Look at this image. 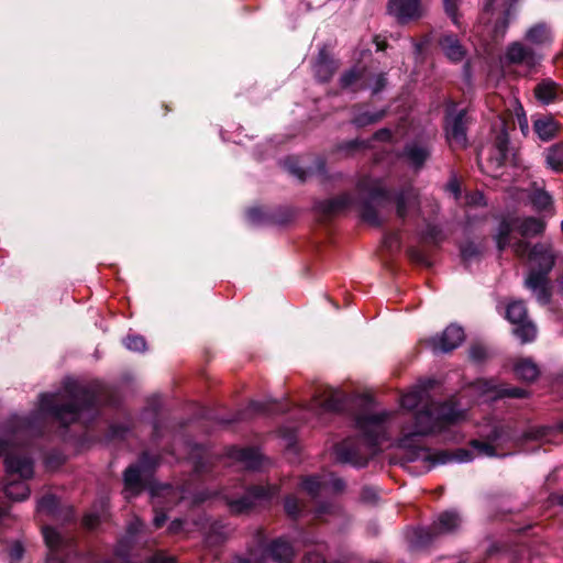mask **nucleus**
Masks as SVG:
<instances>
[{
  "instance_id": "obj_33",
  "label": "nucleus",
  "mask_w": 563,
  "mask_h": 563,
  "mask_svg": "<svg viewBox=\"0 0 563 563\" xmlns=\"http://www.w3.org/2000/svg\"><path fill=\"white\" fill-rule=\"evenodd\" d=\"M126 349L134 352H143L146 349V342L144 338L140 335L128 336L124 341Z\"/></svg>"
},
{
  "instance_id": "obj_30",
  "label": "nucleus",
  "mask_w": 563,
  "mask_h": 563,
  "mask_svg": "<svg viewBox=\"0 0 563 563\" xmlns=\"http://www.w3.org/2000/svg\"><path fill=\"white\" fill-rule=\"evenodd\" d=\"M417 205V194L415 190L409 189L402 192L397 199V213L399 217H405L407 208H413Z\"/></svg>"
},
{
  "instance_id": "obj_19",
  "label": "nucleus",
  "mask_w": 563,
  "mask_h": 563,
  "mask_svg": "<svg viewBox=\"0 0 563 563\" xmlns=\"http://www.w3.org/2000/svg\"><path fill=\"white\" fill-rule=\"evenodd\" d=\"M533 130L540 140L548 142L556 136L560 124L552 117H542L533 122Z\"/></svg>"
},
{
  "instance_id": "obj_18",
  "label": "nucleus",
  "mask_w": 563,
  "mask_h": 563,
  "mask_svg": "<svg viewBox=\"0 0 563 563\" xmlns=\"http://www.w3.org/2000/svg\"><path fill=\"white\" fill-rule=\"evenodd\" d=\"M230 455L245 468L256 470L262 465V455L253 449H233Z\"/></svg>"
},
{
  "instance_id": "obj_17",
  "label": "nucleus",
  "mask_w": 563,
  "mask_h": 563,
  "mask_svg": "<svg viewBox=\"0 0 563 563\" xmlns=\"http://www.w3.org/2000/svg\"><path fill=\"white\" fill-rule=\"evenodd\" d=\"M562 93L563 91L560 86L550 79L541 81L534 88L536 98L544 104L555 101Z\"/></svg>"
},
{
  "instance_id": "obj_15",
  "label": "nucleus",
  "mask_w": 563,
  "mask_h": 563,
  "mask_svg": "<svg viewBox=\"0 0 563 563\" xmlns=\"http://www.w3.org/2000/svg\"><path fill=\"white\" fill-rule=\"evenodd\" d=\"M525 41L529 46L536 48L548 47L553 42V33L549 24L544 22H538L529 26L525 32Z\"/></svg>"
},
{
  "instance_id": "obj_39",
  "label": "nucleus",
  "mask_w": 563,
  "mask_h": 563,
  "mask_svg": "<svg viewBox=\"0 0 563 563\" xmlns=\"http://www.w3.org/2000/svg\"><path fill=\"white\" fill-rule=\"evenodd\" d=\"M362 218L367 221L368 223L371 224H378L379 223V218H378V214L376 213V211L369 207V206H365L363 208V211H362Z\"/></svg>"
},
{
  "instance_id": "obj_12",
  "label": "nucleus",
  "mask_w": 563,
  "mask_h": 563,
  "mask_svg": "<svg viewBox=\"0 0 563 563\" xmlns=\"http://www.w3.org/2000/svg\"><path fill=\"white\" fill-rule=\"evenodd\" d=\"M471 391L485 400H495L503 397L523 398L527 391L522 388H501L493 380L478 379L471 386Z\"/></svg>"
},
{
  "instance_id": "obj_36",
  "label": "nucleus",
  "mask_w": 563,
  "mask_h": 563,
  "mask_svg": "<svg viewBox=\"0 0 563 563\" xmlns=\"http://www.w3.org/2000/svg\"><path fill=\"white\" fill-rule=\"evenodd\" d=\"M57 506V500L53 495L44 496L38 503V509L41 511L52 512Z\"/></svg>"
},
{
  "instance_id": "obj_38",
  "label": "nucleus",
  "mask_w": 563,
  "mask_h": 563,
  "mask_svg": "<svg viewBox=\"0 0 563 563\" xmlns=\"http://www.w3.org/2000/svg\"><path fill=\"white\" fill-rule=\"evenodd\" d=\"M464 201L468 206H484L486 203L483 194L479 191L465 195Z\"/></svg>"
},
{
  "instance_id": "obj_25",
  "label": "nucleus",
  "mask_w": 563,
  "mask_h": 563,
  "mask_svg": "<svg viewBox=\"0 0 563 563\" xmlns=\"http://www.w3.org/2000/svg\"><path fill=\"white\" fill-rule=\"evenodd\" d=\"M514 371L517 377L527 382L534 380L539 376V368L530 358L519 360Z\"/></svg>"
},
{
  "instance_id": "obj_31",
  "label": "nucleus",
  "mask_w": 563,
  "mask_h": 563,
  "mask_svg": "<svg viewBox=\"0 0 563 563\" xmlns=\"http://www.w3.org/2000/svg\"><path fill=\"white\" fill-rule=\"evenodd\" d=\"M531 201L533 206L539 210H547L552 206V197L544 190H537L532 195Z\"/></svg>"
},
{
  "instance_id": "obj_4",
  "label": "nucleus",
  "mask_w": 563,
  "mask_h": 563,
  "mask_svg": "<svg viewBox=\"0 0 563 563\" xmlns=\"http://www.w3.org/2000/svg\"><path fill=\"white\" fill-rule=\"evenodd\" d=\"M95 397L76 382L66 386L65 395H43L40 400L42 412L54 415L64 424L74 422L79 417L80 405L90 406Z\"/></svg>"
},
{
  "instance_id": "obj_59",
  "label": "nucleus",
  "mask_w": 563,
  "mask_h": 563,
  "mask_svg": "<svg viewBox=\"0 0 563 563\" xmlns=\"http://www.w3.org/2000/svg\"><path fill=\"white\" fill-rule=\"evenodd\" d=\"M559 285H560V290L563 292V274H562V277L560 278Z\"/></svg>"
},
{
  "instance_id": "obj_44",
  "label": "nucleus",
  "mask_w": 563,
  "mask_h": 563,
  "mask_svg": "<svg viewBox=\"0 0 563 563\" xmlns=\"http://www.w3.org/2000/svg\"><path fill=\"white\" fill-rule=\"evenodd\" d=\"M305 563H325V560L321 553L312 551L306 554Z\"/></svg>"
},
{
  "instance_id": "obj_7",
  "label": "nucleus",
  "mask_w": 563,
  "mask_h": 563,
  "mask_svg": "<svg viewBox=\"0 0 563 563\" xmlns=\"http://www.w3.org/2000/svg\"><path fill=\"white\" fill-rule=\"evenodd\" d=\"M506 317L511 322L514 334L520 339L521 343H529L537 336L534 324L527 318V309L522 301H514L507 307Z\"/></svg>"
},
{
  "instance_id": "obj_27",
  "label": "nucleus",
  "mask_w": 563,
  "mask_h": 563,
  "mask_svg": "<svg viewBox=\"0 0 563 563\" xmlns=\"http://www.w3.org/2000/svg\"><path fill=\"white\" fill-rule=\"evenodd\" d=\"M547 165L556 173L563 172V144L558 143L548 148L545 155Z\"/></svg>"
},
{
  "instance_id": "obj_23",
  "label": "nucleus",
  "mask_w": 563,
  "mask_h": 563,
  "mask_svg": "<svg viewBox=\"0 0 563 563\" xmlns=\"http://www.w3.org/2000/svg\"><path fill=\"white\" fill-rule=\"evenodd\" d=\"M269 554L277 562L288 563L294 558V549L287 541L276 540L271 544Z\"/></svg>"
},
{
  "instance_id": "obj_50",
  "label": "nucleus",
  "mask_w": 563,
  "mask_h": 563,
  "mask_svg": "<svg viewBox=\"0 0 563 563\" xmlns=\"http://www.w3.org/2000/svg\"><path fill=\"white\" fill-rule=\"evenodd\" d=\"M355 78H356L355 74L353 71H350L342 77V79H341L342 85L344 87H349L355 81Z\"/></svg>"
},
{
  "instance_id": "obj_28",
  "label": "nucleus",
  "mask_w": 563,
  "mask_h": 563,
  "mask_svg": "<svg viewBox=\"0 0 563 563\" xmlns=\"http://www.w3.org/2000/svg\"><path fill=\"white\" fill-rule=\"evenodd\" d=\"M43 536L45 543L52 553L58 551L66 544L65 539L59 534V532L51 527L43 528Z\"/></svg>"
},
{
  "instance_id": "obj_43",
  "label": "nucleus",
  "mask_w": 563,
  "mask_h": 563,
  "mask_svg": "<svg viewBox=\"0 0 563 563\" xmlns=\"http://www.w3.org/2000/svg\"><path fill=\"white\" fill-rule=\"evenodd\" d=\"M446 13L452 18L454 23H457L456 19V0H443Z\"/></svg>"
},
{
  "instance_id": "obj_16",
  "label": "nucleus",
  "mask_w": 563,
  "mask_h": 563,
  "mask_svg": "<svg viewBox=\"0 0 563 563\" xmlns=\"http://www.w3.org/2000/svg\"><path fill=\"white\" fill-rule=\"evenodd\" d=\"M145 464V456H143L141 465H133L124 472V485L126 497L139 494L142 490V470Z\"/></svg>"
},
{
  "instance_id": "obj_53",
  "label": "nucleus",
  "mask_w": 563,
  "mask_h": 563,
  "mask_svg": "<svg viewBox=\"0 0 563 563\" xmlns=\"http://www.w3.org/2000/svg\"><path fill=\"white\" fill-rule=\"evenodd\" d=\"M474 253H475V251L473 250L472 246H466V247L462 249V256L464 258H470Z\"/></svg>"
},
{
  "instance_id": "obj_51",
  "label": "nucleus",
  "mask_w": 563,
  "mask_h": 563,
  "mask_svg": "<svg viewBox=\"0 0 563 563\" xmlns=\"http://www.w3.org/2000/svg\"><path fill=\"white\" fill-rule=\"evenodd\" d=\"M183 527V521L181 520H174L170 522L169 527H168V531L170 533H177Z\"/></svg>"
},
{
  "instance_id": "obj_45",
  "label": "nucleus",
  "mask_w": 563,
  "mask_h": 563,
  "mask_svg": "<svg viewBox=\"0 0 563 563\" xmlns=\"http://www.w3.org/2000/svg\"><path fill=\"white\" fill-rule=\"evenodd\" d=\"M470 355L474 361H481L486 356V350L483 346H472Z\"/></svg>"
},
{
  "instance_id": "obj_14",
  "label": "nucleus",
  "mask_w": 563,
  "mask_h": 563,
  "mask_svg": "<svg viewBox=\"0 0 563 563\" xmlns=\"http://www.w3.org/2000/svg\"><path fill=\"white\" fill-rule=\"evenodd\" d=\"M464 340V331L461 327H448L441 336H435L427 341L433 351L449 352L457 347Z\"/></svg>"
},
{
  "instance_id": "obj_21",
  "label": "nucleus",
  "mask_w": 563,
  "mask_h": 563,
  "mask_svg": "<svg viewBox=\"0 0 563 563\" xmlns=\"http://www.w3.org/2000/svg\"><path fill=\"white\" fill-rule=\"evenodd\" d=\"M441 48L445 56L453 62H460L465 56V49L456 37L446 35L440 41Z\"/></svg>"
},
{
  "instance_id": "obj_60",
  "label": "nucleus",
  "mask_w": 563,
  "mask_h": 563,
  "mask_svg": "<svg viewBox=\"0 0 563 563\" xmlns=\"http://www.w3.org/2000/svg\"><path fill=\"white\" fill-rule=\"evenodd\" d=\"M342 486V482L340 479H336L335 487L340 488Z\"/></svg>"
},
{
  "instance_id": "obj_42",
  "label": "nucleus",
  "mask_w": 563,
  "mask_h": 563,
  "mask_svg": "<svg viewBox=\"0 0 563 563\" xmlns=\"http://www.w3.org/2000/svg\"><path fill=\"white\" fill-rule=\"evenodd\" d=\"M446 190L455 198L459 199L461 196V184L456 178H452L448 185Z\"/></svg>"
},
{
  "instance_id": "obj_24",
  "label": "nucleus",
  "mask_w": 563,
  "mask_h": 563,
  "mask_svg": "<svg viewBox=\"0 0 563 563\" xmlns=\"http://www.w3.org/2000/svg\"><path fill=\"white\" fill-rule=\"evenodd\" d=\"M334 70V63L330 59L324 49L320 51L314 64V73L317 77L320 80L327 81L332 77Z\"/></svg>"
},
{
  "instance_id": "obj_13",
  "label": "nucleus",
  "mask_w": 563,
  "mask_h": 563,
  "mask_svg": "<svg viewBox=\"0 0 563 563\" xmlns=\"http://www.w3.org/2000/svg\"><path fill=\"white\" fill-rule=\"evenodd\" d=\"M388 12L399 22H408L418 19L423 13L420 0H389Z\"/></svg>"
},
{
  "instance_id": "obj_47",
  "label": "nucleus",
  "mask_w": 563,
  "mask_h": 563,
  "mask_svg": "<svg viewBox=\"0 0 563 563\" xmlns=\"http://www.w3.org/2000/svg\"><path fill=\"white\" fill-rule=\"evenodd\" d=\"M380 117H382L380 114H375V115H371V117L362 114V115H360V117H357L355 119V122L358 125H365V124H368V123L376 122L377 120L380 119Z\"/></svg>"
},
{
  "instance_id": "obj_49",
  "label": "nucleus",
  "mask_w": 563,
  "mask_h": 563,
  "mask_svg": "<svg viewBox=\"0 0 563 563\" xmlns=\"http://www.w3.org/2000/svg\"><path fill=\"white\" fill-rule=\"evenodd\" d=\"M142 527H143V523L139 519H135V521H133L129 526L128 532L132 537V536L136 534Z\"/></svg>"
},
{
  "instance_id": "obj_6",
  "label": "nucleus",
  "mask_w": 563,
  "mask_h": 563,
  "mask_svg": "<svg viewBox=\"0 0 563 563\" xmlns=\"http://www.w3.org/2000/svg\"><path fill=\"white\" fill-rule=\"evenodd\" d=\"M544 229L545 223L541 219L532 217L503 220L495 236L497 247L503 251L509 245V236L514 230H517L522 236L529 238L541 234Z\"/></svg>"
},
{
  "instance_id": "obj_8",
  "label": "nucleus",
  "mask_w": 563,
  "mask_h": 563,
  "mask_svg": "<svg viewBox=\"0 0 563 563\" xmlns=\"http://www.w3.org/2000/svg\"><path fill=\"white\" fill-rule=\"evenodd\" d=\"M495 0H486L484 3V14H490L488 20L494 19V34L503 37L514 18L519 0H501L497 7H493Z\"/></svg>"
},
{
  "instance_id": "obj_37",
  "label": "nucleus",
  "mask_w": 563,
  "mask_h": 563,
  "mask_svg": "<svg viewBox=\"0 0 563 563\" xmlns=\"http://www.w3.org/2000/svg\"><path fill=\"white\" fill-rule=\"evenodd\" d=\"M146 563H176V558L163 551L154 553Z\"/></svg>"
},
{
  "instance_id": "obj_29",
  "label": "nucleus",
  "mask_w": 563,
  "mask_h": 563,
  "mask_svg": "<svg viewBox=\"0 0 563 563\" xmlns=\"http://www.w3.org/2000/svg\"><path fill=\"white\" fill-rule=\"evenodd\" d=\"M406 155L408 159L416 166H421L429 156V150L419 144H412L407 147Z\"/></svg>"
},
{
  "instance_id": "obj_61",
  "label": "nucleus",
  "mask_w": 563,
  "mask_h": 563,
  "mask_svg": "<svg viewBox=\"0 0 563 563\" xmlns=\"http://www.w3.org/2000/svg\"><path fill=\"white\" fill-rule=\"evenodd\" d=\"M367 493H371V494L374 495V490L373 489H369V488L364 489V494H367Z\"/></svg>"
},
{
  "instance_id": "obj_26",
  "label": "nucleus",
  "mask_w": 563,
  "mask_h": 563,
  "mask_svg": "<svg viewBox=\"0 0 563 563\" xmlns=\"http://www.w3.org/2000/svg\"><path fill=\"white\" fill-rule=\"evenodd\" d=\"M460 518L455 512H443L434 522L433 528L440 533H446L455 530L460 526Z\"/></svg>"
},
{
  "instance_id": "obj_63",
  "label": "nucleus",
  "mask_w": 563,
  "mask_h": 563,
  "mask_svg": "<svg viewBox=\"0 0 563 563\" xmlns=\"http://www.w3.org/2000/svg\"><path fill=\"white\" fill-rule=\"evenodd\" d=\"M384 80H385V79H384L383 77H379V79H378L379 85H382V86H383V85H384Z\"/></svg>"
},
{
  "instance_id": "obj_9",
  "label": "nucleus",
  "mask_w": 563,
  "mask_h": 563,
  "mask_svg": "<svg viewBox=\"0 0 563 563\" xmlns=\"http://www.w3.org/2000/svg\"><path fill=\"white\" fill-rule=\"evenodd\" d=\"M278 488L276 486H256L250 488L246 494L241 498L227 497L228 506L231 512L242 514L252 509L257 504L268 500L275 494Z\"/></svg>"
},
{
  "instance_id": "obj_48",
  "label": "nucleus",
  "mask_w": 563,
  "mask_h": 563,
  "mask_svg": "<svg viewBox=\"0 0 563 563\" xmlns=\"http://www.w3.org/2000/svg\"><path fill=\"white\" fill-rule=\"evenodd\" d=\"M98 517L96 515H87L85 516L84 518V525L89 528V529H92L97 523H98Z\"/></svg>"
},
{
  "instance_id": "obj_52",
  "label": "nucleus",
  "mask_w": 563,
  "mask_h": 563,
  "mask_svg": "<svg viewBox=\"0 0 563 563\" xmlns=\"http://www.w3.org/2000/svg\"><path fill=\"white\" fill-rule=\"evenodd\" d=\"M369 195L373 199H376L377 197H380L385 195L384 189L380 187V185H375V187L369 191Z\"/></svg>"
},
{
  "instance_id": "obj_1",
  "label": "nucleus",
  "mask_w": 563,
  "mask_h": 563,
  "mask_svg": "<svg viewBox=\"0 0 563 563\" xmlns=\"http://www.w3.org/2000/svg\"><path fill=\"white\" fill-rule=\"evenodd\" d=\"M429 400L426 386H416L402 395V408L411 410L422 405V409L416 416L415 426L402 430V438L399 440L401 448H410L417 438L440 432L465 418V412L456 409L453 402L435 406L429 405Z\"/></svg>"
},
{
  "instance_id": "obj_64",
  "label": "nucleus",
  "mask_w": 563,
  "mask_h": 563,
  "mask_svg": "<svg viewBox=\"0 0 563 563\" xmlns=\"http://www.w3.org/2000/svg\"><path fill=\"white\" fill-rule=\"evenodd\" d=\"M561 229H562V232H563V220H562V223H561Z\"/></svg>"
},
{
  "instance_id": "obj_57",
  "label": "nucleus",
  "mask_w": 563,
  "mask_h": 563,
  "mask_svg": "<svg viewBox=\"0 0 563 563\" xmlns=\"http://www.w3.org/2000/svg\"><path fill=\"white\" fill-rule=\"evenodd\" d=\"M376 46H377V49L383 51L386 47V43L376 41Z\"/></svg>"
},
{
  "instance_id": "obj_20",
  "label": "nucleus",
  "mask_w": 563,
  "mask_h": 563,
  "mask_svg": "<svg viewBox=\"0 0 563 563\" xmlns=\"http://www.w3.org/2000/svg\"><path fill=\"white\" fill-rule=\"evenodd\" d=\"M153 505L155 508L154 526L161 528L165 521L166 516L163 512H158L157 508L161 505L159 497L174 498L177 496V492L169 485L162 486L159 488H152Z\"/></svg>"
},
{
  "instance_id": "obj_58",
  "label": "nucleus",
  "mask_w": 563,
  "mask_h": 563,
  "mask_svg": "<svg viewBox=\"0 0 563 563\" xmlns=\"http://www.w3.org/2000/svg\"><path fill=\"white\" fill-rule=\"evenodd\" d=\"M294 173L300 178V179H305V172L302 170H294Z\"/></svg>"
},
{
  "instance_id": "obj_5",
  "label": "nucleus",
  "mask_w": 563,
  "mask_h": 563,
  "mask_svg": "<svg viewBox=\"0 0 563 563\" xmlns=\"http://www.w3.org/2000/svg\"><path fill=\"white\" fill-rule=\"evenodd\" d=\"M8 483L4 486L5 495L13 500H23L29 496L26 484L20 479L33 475V464L29 456L20 450L9 451L5 457Z\"/></svg>"
},
{
  "instance_id": "obj_41",
  "label": "nucleus",
  "mask_w": 563,
  "mask_h": 563,
  "mask_svg": "<svg viewBox=\"0 0 563 563\" xmlns=\"http://www.w3.org/2000/svg\"><path fill=\"white\" fill-rule=\"evenodd\" d=\"M285 509L289 516H296L300 510L298 500L295 497H288L285 501Z\"/></svg>"
},
{
  "instance_id": "obj_56",
  "label": "nucleus",
  "mask_w": 563,
  "mask_h": 563,
  "mask_svg": "<svg viewBox=\"0 0 563 563\" xmlns=\"http://www.w3.org/2000/svg\"><path fill=\"white\" fill-rule=\"evenodd\" d=\"M8 446L9 444L4 440L0 439V454L7 452Z\"/></svg>"
},
{
  "instance_id": "obj_22",
  "label": "nucleus",
  "mask_w": 563,
  "mask_h": 563,
  "mask_svg": "<svg viewBox=\"0 0 563 563\" xmlns=\"http://www.w3.org/2000/svg\"><path fill=\"white\" fill-rule=\"evenodd\" d=\"M341 395L332 389H328L322 396L313 401V407L320 408L321 411H336L341 408Z\"/></svg>"
},
{
  "instance_id": "obj_2",
  "label": "nucleus",
  "mask_w": 563,
  "mask_h": 563,
  "mask_svg": "<svg viewBox=\"0 0 563 563\" xmlns=\"http://www.w3.org/2000/svg\"><path fill=\"white\" fill-rule=\"evenodd\" d=\"M514 252L519 257H528L533 267L526 278V286L532 290L541 303H548L551 297V286L548 278L555 255L550 243H539L530 247L529 243L518 241L512 245Z\"/></svg>"
},
{
  "instance_id": "obj_54",
  "label": "nucleus",
  "mask_w": 563,
  "mask_h": 563,
  "mask_svg": "<svg viewBox=\"0 0 563 563\" xmlns=\"http://www.w3.org/2000/svg\"><path fill=\"white\" fill-rule=\"evenodd\" d=\"M389 136H390V133L388 131H386V130L380 131V132L375 134V137L379 139V140L388 139Z\"/></svg>"
},
{
  "instance_id": "obj_40",
  "label": "nucleus",
  "mask_w": 563,
  "mask_h": 563,
  "mask_svg": "<svg viewBox=\"0 0 563 563\" xmlns=\"http://www.w3.org/2000/svg\"><path fill=\"white\" fill-rule=\"evenodd\" d=\"M426 460L431 463V466L437 464H444L450 461V456L446 452H438L435 454H429L426 456Z\"/></svg>"
},
{
  "instance_id": "obj_10",
  "label": "nucleus",
  "mask_w": 563,
  "mask_h": 563,
  "mask_svg": "<svg viewBox=\"0 0 563 563\" xmlns=\"http://www.w3.org/2000/svg\"><path fill=\"white\" fill-rule=\"evenodd\" d=\"M505 58L509 64L519 65L532 70L541 62L542 55L536 48L516 41L508 45Z\"/></svg>"
},
{
  "instance_id": "obj_35",
  "label": "nucleus",
  "mask_w": 563,
  "mask_h": 563,
  "mask_svg": "<svg viewBox=\"0 0 563 563\" xmlns=\"http://www.w3.org/2000/svg\"><path fill=\"white\" fill-rule=\"evenodd\" d=\"M351 205V197L349 195L340 196L328 202V212H336Z\"/></svg>"
},
{
  "instance_id": "obj_32",
  "label": "nucleus",
  "mask_w": 563,
  "mask_h": 563,
  "mask_svg": "<svg viewBox=\"0 0 563 563\" xmlns=\"http://www.w3.org/2000/svg\"><path fill=\"white\" fill-rule=\"evenodd\" d=\"M301 485H302V489H305L310 495L314 496L320 492V489L324 485V483L321 482L319 478L311 476V477L305 478L302 481Z\"/></svg>"
},
{
  "instance_id": "obj_62",
  "label": "nucleus",
  "mask_w": 563,
  "mask_h": 563,
  "mask_svg": "<svg viewBox=\"0 0 563 563\" xmlns=\"http://www.w3.org/2000/svg\"><path fill=\"white\" fill-rule=\"evenodd\" d=\"M559 503L563 505V493L559 496Z\"/></svg>"
},
{
  "instance_id": "obj_11",
  "label": "nucleus",
  "mask_w": 563,
  "mask_h": 563,
  "mask_svg": "<svg viewBox=\"0 0 563 563\" xmlns=\"http://www.w3.org/2000/svg\"><path fill=\"white\" fill-rule=\"evenodd\" d=\"M467 118L464 110L450 112L446 117V139L452 148H464L467 144L466 137Z\"/></svg>"
},
{
  "instance_id": "obj_3",
  "label": "nucleus",
  "mask_w": 563,
  "mask_h": 563,
  "mask_svg": "<svg viewBox=\"0 0 563 563\" xmlns=\"http://www.w3.org/2000/svg\"><path fill=\"white\" fill-rule=\"evenodd\" d=\"M387 417V413H382L360 418L357 426L363 433L364 443L362 446L354 448L352 441H344L335 449L336 459L358 466L365 465L368 457L377 452L378 445L386 439Z\"/></svg>"
},
{
  "instance_id": "obj_55",
  "label": "nucleus",
  "mask_w": 563,
  "mask_h": 563,
  "mask_svg": "<svg viewBox=\"0 0 563 563\" xmlns=\"http://www.w3.org/2000/svg\"><path fill=\"white\" fill-rule=\"evenodd\" d=\"M12 555L15 556L16 559H20L21 555H22V549L20 545H16L12 549Z\"/></svg>"
},
{
  "instance_id": "obj_34",
  "label": "nucleus",
  "mask_w": 563,
  "mask_h": 563,
  "mask_svg": "<svg viewBox=\"0 0 563 563\" xmlns=\"http://www.w3.org/2000/svg\"><path fill=\"white\" fill-rule=\"evenodd\" d=\"M472 448L478 456H494L495 449L493 445L486 442L474 440L472 441Z\"/></svg>"
},
{
  "instance_id": "obj_46",
  "label": "nucleus",
  "mask_w": 563,
  "mask_h": 563,
  "mask_svg": "<svg viewBox=\"0 0 563 563\" xmlns=\"http://www.w3.org/2000/svg\"><path fill=\"white\" fill-rule=\"evenodd\" d=\"M453 459L457 462H467L473 459V455L470 451L460 449L454 453Z\"/></svg>"
}]
</instances>
